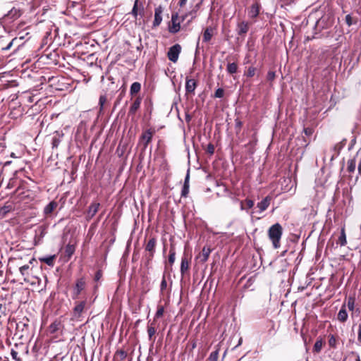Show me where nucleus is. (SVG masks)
Returning a JSON list of instances; mask_svg holds the SVG:
<instances>
[{
  "label": "nucleus",
  "mask_w": 361,
  "mask_h": 361,
  "mask_svg": "<svg viewBox=\"0 0 361 361\" xmlns=\"http://www.w3.org/2000/svg\"><path fill=\"white\" fill-rule=\"evenodd\" d=\"M276 78V73L274 71H269L267 73V78L269 81H273Z\"/></svg>",
  "instance_id": "46"
},
{
  "label": "nucleus",
  "mask_w": 361,
  "mask_h": 361,
  "mask_svg": "<svg viewBox=\"0 0 361 361\" xmlns=\"http://www.w3.org/2000/svg\"><path fill=\"white\" fill-rule=\"evenodd\" d=\"M348 317V314L346 310V305L344 303L342 305V306L338 313L337 319L339 322L343 323L347 321Z\"/></svg>",
  "instance_id": "15"
},
{
  "label": "nucleus",
  "mask_w": 361,
  "mask_h": 361,
  "mask_svg": "<svg viewBox=\"0 0 361 361\" xmlns=\"http://www.w3.org/2000/svg\"><path fill=\"white\" fill-rule=\"evenodd\" d=\"M304 132L306 135H310L312 134V129L310 128H305Z\"/></svg>",
  "instance_id": "55"
},
{
  "label": "nucleus",
  "mask_w": 361,
  "mask_h": 361,
  "mask_svg": "<svg viewBox=\"0 0 361 361\" xmlns=\"http://www.w3.org/2000/svg\"><path fill=\"white\" fill-rule=\"evenodd\" d=\"M355 298L353 297H349L348 299V302H347V306H348V308L350 311H352L353 312L354 310H355ZM354 315V312L352 313V317H353Z\"/></svg>",
  "instance_id": "32"
},
{
  "label": "nucleus",
  "mask_w": 361,
  "mask_h": 361,
  "mask_svg": "<svg viewBox=\"0 0 361 361\" xmlns=\"http://www.w3.org/2000/svg\"><path fill=\"white\" fill-rule=\"evenodd\" d=\"M189 269V261L184 255L181 258V263H180V273L181 275L183 276L185 273Z\"/></svg>",
  "instance_id": "18"
},
{
  "label": "nucleus",
  "mask_w": 361,
  "mask_h": 361,
  "mask_svg": "<svg viewBox=\"0 0 361 361\" xmlns=\"http://www.w3.org/2000/svg\"><path fill=\"white\" fill-rule=\"evenodd\" d=\"M306 361H309L308 360H307Z\"/></svg>",
  "instance_id": "60"
},
{
  "label": "nucleus",
  "mask_w": 361,
  "mask_h": 361,
  "mask_svg": "<svg viewBox=\"0 0 361 361\" xmlns=\"http://www.w3.org/2000/svg\"><path fill=\"white\" fill-rule=\"evenodd\" d=\"M141 90V84L138 82H133L130 88V94L134 96L137 94Z\"/></svg>",
  "instance_id": "21"
},
{
  "label": "nucleus",
  "mask_w": 361,
  "mask_h": 361,
  "mask_svg": "<svg viewBox=\"0 0 361 361\" xmlns=\"http://www.w3.org/2000/svg\"><path fill=\"white\" fill-rule=\"evenodd\" d=\"M198 8H199V5L197 4L193 10H192L191 11H190L188 13L185 14V16H182V21H183L186 17H188V16H190L191 18L188 21V23L191 22V20L196 17V13H197V11L198 10Z\"/></svg>",
  "instance_id": "28"
},
{
  "label": "nucleus",
  "mask_w": 361,
  "mask_h": 361,
  "mask_svg": "<svg viewBox=\"0 0 361 361\" xmlns=\"http://www.w3.org/2000/svg\"><path fill=\"white\" fill-rule=\"evenodd\" d=\"M357 340L360 343H361V323L359 324L358 327Z\"/></svg>",
  "instance_id": "52"
},
{
  "label": "nucleus",
  "mask_w": 361,
  "mask_h": 361,
  "mask_svg": "<svg viewBox=\"0 0 361 361\" xmlns=\"http://www.w3.org/2000/svg\"><path fill=\"white\" fill-rule=\"evenodd\" d=\"M147 334L149 336V340H152L153 336L156 334V329H155V322L153 321L152 322H149L148 326H147Z\"/></svg>",
  "instance_id": "20"
},
{
  "label": "nucleus",
  "mask_w": 361,
  "mask_h": 361,
  "mask_svg": "<svg viewBox=\"0 0 361 361\" xmlns=\"http://www.w3.org/2000/svg\"><path fill=\"white\" fill-rule=\"evenodd\" d=\"M207 152L209 153L210 154H214V147L212 144H209L207 145Z\"/></svg>",
  "instance_id": "49"
},
{
  "label": "nucleus",
  "mask_w": 361,
  "mask_h": 361,
  "mask_svg": "<svg viewBox=\"0 0 361 361\" xmlns=\"http://www.w3.org/2000/svg\"><path fill=\"white\" fill-rule=\"evenodd\" d=\"M61 322L59 321H54L52 322L49 329L51 334H55L60 328Z\"/></svg>",
  "instance_id": "27"
},
{
  "label": "nucleus",
  "mask_w": 361,
  "mask_h": 361,
  "mask_svg": "<svg viewBox=\"0 0 361 361\" xmlns=\"http://www.w3.org/2000/svg\"><path fill=\"white\" fill-rule=\"evenodd\" d=\"M180 51L181 46L178 44H176L169 48L167 56L171 61L176 63L178 59Z\"/></svg>",
  "instance_id": "2"
},
{
  "label": "nucleus",
  "mask_w": 361,
  "mask_h": 361,
  "mask_svg": "<svg viewBox=\"0 0 361 361\" xmlns=\"http://www.w3.org/2000/svg\"><path fill=\"white\" fill-rule=\"evenodd\" d=\"M11 355L13 360H15L16 361L20 360V358L18 356V352L16 351L15 350H13V349L11 350Z\"/></svg>",
  "instance_id": "47"
},
{
  "label": "nucleus",
  "mask_w": 361,
  "mask_h": 361,
  "mask_svg": "<svg viewBox=\"0 0 361 361\" xmlns=\"http://www.w3.org/2000/svg\"><path fill=\"white\" fill-rule=\"evenodd\" d=\"M242 126L243 122L240 119L236 118L235 120V128L236 129V133H239L240 131Z\"/></svg>",
  "instance_id": "42"
},
{
  "label": "nucleus",
  "mask_w": 361,
  "mask_h": 361,
  "mask_svg": "<svg viewBox=\"0 0 361 361\" xmlns=\"http://www.w3.org/2000/svg\"><path fill=\"white\" fill-rule=\"evenodd\" d=\"M164 312V308L163 306H159L157 308V310L156 312L154 321L155 322V319L157 318L161 317Z\"/></svg>",
  "instance_id": "40"
},
{
  "label": "nucleus",
  "mask_w": 361,
  "mask_h": 361,
  "mask_svg": "<svg viewBox=\"0 0 361 361\" xmlns=\"http://www.w3.org/2000/svg\"><path fill=\"white\" fill-rule=\"evenodd\" d=\"M57 202L54 201L50 202L44 209V213L45 214H51L57 207Z\"/></svg>",
  "instance_id": "22"
},
{
  "label": "nucleus",
  "mask_w": 361,
  "mask_h": 361,
  "mask_svg": "<svg viewBox=\"0 0 361 361\" xmlns=\"http://www.w3.org/2000/svg\"><path fill=\"white\" fill-rule=\"evenodd\" d=\"M163 8L159 6L154 10V20L153 21V27H158L162 21Z\"/></svg>",
  "instance_id": "10"
},
{
  "label": "nucleus",
  "mask_w": 361,
  "mask_h": 361,
  "mask_svg": "<svg viewBox=\"0 0 361 361\" xmlns=\"http://www.w3.org/2000/svg\"><path fill=\"white\" fill-rule=\"evenodd\" d=\"M189 192V185L183 184V187L181 191V196L186 197Z\"/></svg>",
  "instance_id": "45"
},
{
  "label": "nucleus",
  "mask_w": 361,
  "mask_h": 361,
  "mask_svg": "<svg viewBox=\"0 0 361 361\" xmlns=\"http://www.w3.org/2000/svg\"><path fill=\"white\" fill-rule=\"evenodd\" d=\"M102 276V272L100 271H97L94 276V280L99 281L101 279Z\"/></svg>",
  "instance_id": "51"
},
{
  "label": "nucleus",
  "mask_w": 361,
  "mask_h": 361,
  "mask_svg": "<svg viewBox=\"0 0 361 361\" xmlns=\"http://www.w3.org/2000/svg\"><path fill=\"white\" fill-rule=\"evenodd\" d=\"M211 252L212 249L210 247L204 246L202 248V252L199 254L198 256H197V260H198V262L200 263L206 262L209 257Z\"/></svg>",
  "instance_id": "8"
},
{
  "label": "nucleus",
  "mask_w": 361,
  "mask_h": 361,
  "mask_svg": "<svg viewBox=\"0 0 361 361\" xmlns=\"http://www.w3.org/2000/svg\"><path fill=\"white\" fill-rule=\"evenodd\" d=\"M212 28H209V27H207L204 32V34H203V40L204 42H209L212 39Z\"/></svg>",
  "instance_id": "33"
},
{
  "label": "nucleus",
  "mask_w": 361,
  "mask_h": 361,
  "mask_svg": "<svg viewBox=\"0 0 361 361\" xmlns=\"http://www.w3.org/2000/svg\"><path fill=\"white\" fill-rule=\"evenodd\" d=\"M246 209H250L254 206V201L252 200L246 199L245 201Z\"/></svg>",
  "instance_id": "48"
},
{
  "label": "nucleus",
  "mask_w": 361,
  "mask_h": 361,
  "mask_svg": "<svg viewBox=\"0 0 361 361\" xmlns=\"http://www.w3.org/2000/svg\"><path fill=\"white\" fill-rule=\"evenodd\" d=\"M241 342H242V338H240L238 345H240Z\"/></svg>",
  "instance_id": "59"
},
{
  "label": "nucleus",
  "mask_w": 361,
  "mask_h": 361,
  "mask_svg": "<svg viewBox=\"0 0 361 361\" xmlns=\"http://www.w3.org/2000/svg\"><path fill=\"white\" fill-rule=\"evenodd\" d=\"M6 16L11 17V18L13 19H16L20 16V13L19 10L13 8L8 12V13Z\"/></svg>",
  "instance_id": "34"
},
{
  "label": "nucleus",
  "mask_w": 361,
  "mask_h": 361,
  "mask_svg": "<svg viewBox=\"0 0 361 361\" xmlns=\"http://www.w3.org/2000/svg\"><path fill=\"white\" fill-rule=\"evenodd\" d=\"M86 305V300L77 302L75 303V306L74 307L73 310V318L78 319L84 311V309Z\"/></svg>",
  "instance_id": "4"
},
{
  "label": "nucleus",
  "mask_w": 361,
  "mask_h": 361,
  "mask_svg": "<svg viewBox=\"0 0 361 361\" xmlns=\"http://www.w3.org/2000/svg\"><path fill=\"white\" fill-rule=\"evenodd\" d=\"M157 245V239L154 237L151 238L146 244L145 251L148 252L147 261L150 262L154 255Z\"/></svg>",
  "instance_id": "3"
},
{
  "label": "nucleus",
  "mask_w": 361,
  "mask_h": 361,
  "mask_svg": "<svg viewBox=\"0 0 361 361\" xmlns=\"http://www.w3.org/2000/svg\"><path fill=\"white\" fill-rule=\"evenodd\" d=\"M189 178H190L189 172H188V173L185 178V180H184L185 185H189Z\"/></svg>",
  "instance_id": "54"
},
{
  "label": "nucleus",
  "mask_w": 361,
  "mask_h": 361,
  "mask_svg": "<svg viewBox=\"0 0 361 361\" xmlns=\"http://www.w3.org/2000/svg\"><path fill=\"white\" fill-rule=\"evenodd\" d=\"M249 30V23L246 21L238 22L236 27V32L239 36H244Z\"/></svg>",
  "instance_id": "9"
},
{
  "label": "nucleus",
  "mask_w": 361,
  "mask_h": 361,
  "mask_svg": "<svg viewBox=\"0 0 361 361\" xmlns=\"http://www.w3.org/2000/svg\"><path fill=\"white\" fill-rule=\"evenodd\" d=\"M197 87V82L194 79L186 78L185 91L187 93L194 94L195 90Z\"/></svg>",
  "instance_id": "14"
},
{
  "label": "nucleus",
  "mask_w": 361,
  "mask_h": 361,
  "mask_svg": "<svg viewBox=\"0 0 361 361\" xmlns=\"http://www.w3.org/2000/svg\"><path fill=\"white\" fill-rule=\"evenodd\" d=\"M75 245L71 244H68L65 247V255L67 257L68 259H71L73 253L75 252Z\"/></svg>",
  "instance_id": "23"
},
{
  "label": "nucleus",
  "mask_w": 361,
  "mask_h": 361,
  "mask_svg": "<svg viewBox=\"0 0 361 361\" xmlns=\"http://www.w3.org/2000/svg\"><path fill=\"white\" fill-rule=\"evenodd\" d=\"M63 135V133H59L57 131L55 133V135H54L51 140L52 148H57L59 147L61 142V137Z\"/></svg>",
  "instance_id": "19"
},
{
  "label": "nucleus",
  "mask_w": 361,
  "mask_h": 361,
  "mask_svg": "<svg viewBox=\"0 0 361 361\" xmlns=\"http://www.w3.org/2000/svg\"><path fill=\"white\" fill-rule=\"evenodd\" d=\"M99 207L100 204L98 202H92L90 205L87 211V216H89V218H92L97 214Z\"/></svg>",
  "instance_id": "17"
},
{
  "label": "nucleus",
  "mask_w": 361,
  "mask_h": 361,
  "mask_svg": "<svg viewBox=\"0 0 361 361\" xmlns=\"http://www.w3.org/2000/svg\"><path fill=\"white\" fill-rule=\"evenodd\" d=\"M343 361H360V356L355 353H350L348 355Z\"/></svg>",
  "instance_id": "30"
},
{
  "label": "nucleus",
  "mask_w": 361,
  "mask_h": 361,
  "mask_svg": "<svg viewBox=\"0 0 361 361\" xmlns=\"http://www.w3.org/2000/svg\"><path fill=\"white\" fill-rule=\"evenodd\" d=\"M29 264H25L20 267L19 271L23 276H24V280L26 281V277L29 276Z\"/></svg>",
  "instance_id": "29"
},
{
  "label": "nucleus",
  "mask_w": 361,
  "mask_h": 361,
  "mask_svg": "<svg viewBox=\"0 0 361 361\" xmlns=\"http://www.w3.org/2000/svg\"><path fill=\"white\" fill-rule=\"evenodd\" d=\"M178 15L177 13L172 14V16H171L172 25H169V31L171 33H173V34L177 33L180 29V23L178 22Z\"/></svg>",
  "instance_id": "6"
},
{
  "label": "nucleus",
  "mask_w": 361,
  "mask_h": 361,
  "mask_svg": "<svg viewBox=\"0 0 361 361\" xmlns=\"http://www.w3.org/2000/svg\"><path fill=\"white\" fill-rule=\"evenodd\" d=\"M271 198L269 196H267L261 202L257 204V208L259 209V213H262L265 211L269 206Z\"/></svg>",
  "instance_id": "12"
},
{
  "label": "nucleus",
  "mask_w": 361,
  "mask_h": 361,
  "mask_svg": "<svg viewBox=\"0 0 361 361\" xmlns=\"http://www.w3.org/2000/svg\"><path fill=\"white\" fill-rule=\"evenodd\" d=\"M154 131L151 129L145 131L140 137V142L142 144L144 149H146L152 139Z\"/></svg>",
  "instance_id": "5"
},
{
  "label": "nucleus",
  "mask_w": 361,
  "mask_h": 361,
  "mask_svg": "<svg viewBox=\"0 0 361 361\" xmlns=\"http://www.w3.org/2000/svg\"><path fill=\"white\" fill-rule=\"evenodd\" d=\"M141 102H142V98H141V97L139 96L135 99V101L130 106V107L129 109L128 114L134 115L136 113V111H137V109L140 107Z\"/></svg>",
  "instance_id": "16"
},
{
  "label": "nucleus",
  "mask_w": 361,
  "mask_h": 361,
  "mask_svg": "<svg viewBox=\"0 0 361 361\" xmlns=\"http://www.w3.org/2000/svg\"><path fill=\"white\" fill-rule=\"evenodd\" d=\"M338 243H339L341 246H344L347 243L346 236H345V233L344 228H342V230H341V235L338 240Z\"/></svg>",
  "instance_id": "31"
},
{
  "label": "nucleus",
  "mask_w": 361,
  "mask_h": 361,
  "mask_svg": "<svg viewBox=\"0 0 361 361\" xmlns=\"http://www.w3.org/2000/svg\"><path fill=\"white\" fill-rule=\"evenodd\" d=\"M107 98L106 95H101L99 97V113H102L104 109V105L106 102Z\"/></svg>",
  "instance_id": "39"
},
{
  "label": "nucleus",
  "mask_w": 361,
  "mask_h": 361,
  "mask_svg": "<svg viewBox=\"0 0 361 361\" xmlns=\"http://www.w3.org/2000/svg\"><path fill=\"white\" fill-rule=\"evenodd\" d=\"M176 259V249L175 246L173 245H171L170 247L169 250V259L168 262L170 264V265H173Z\"/></svg>",
  "instance_id": "24"
},
{
  "label": "nucleus",
  "mask_w": 361,
  "mask_h": 361,
  "mask_svg": "<svg viewBox=\"0 0 361 361\" xmlns=\"http://www.w3.org/2000/svg\"><path fill=\"white\" fill-rule=\"evenodd\" d=\"M85 285L86 283L84 278H80L77 280L74 288V293L76 297H78L80 294L81 291L85 288Z\"/></svg>",
  "instance_id": "13"
},
{
  "label": "nucleus",
  "mask_w": 361,
  "mask_h": 361,
  "mask_svg": "<svg viewBox=\"0 0 361 361\" xmlns=\"http://www.w3.org/2000/svg\"><path fill=\"white\" fill-rule=\"evenodd\" d=\"M187 1L188 0H180L179 6H181V7L184 6L186 4Z\"/></svg>",
  "instance_id": "56"
},
{
  "label": "nucleus",
  "mask_w": 361,
  "mask_h": 361,
  "mask_svg": "<svg viewBox=\"0 0 361 361\" xmlns=\"http://www.w3.org/2000/svg\"><path fill=\"white\" fill-rule=\"evenodd\" d=\"M323 346V341L322 339H318L316 341L314 347H313V351L314 353H319L322 348Z\"/></svg>",
  "instance_id": "35"
},
{
  "label": "nucleus",
  "mask_w": 361,
  "mask_h": 361,
  "mask_svg": "<svg viewBox=\"0 0 361 361\" xmlns=\"http://www.w3.org/2000/svg\"><path fill=\"white\" fill-rule=\"evenodd\" d=\"M131 14L135 18H137L138 15L141 16L144 15V6L141 3L139 2V0L135 1L133 9L131 11Z\"/></svg>",
  "instance_id": "7"
},
{
  "label": "nucleus",
  "mask_w": 361,
  "mask_h": 361,
  "mask_svg": "<svg viewBox=\"0 0 361 361\" xmlns=\"http://www.w3.org/2000/svg\"><path fill=\"white\" fill-rule=\"evenodd\" d=\"M329 344L332 348H336V338L334 335H331L329 340Z\"/></svg>",
  "instance_id": "44"
},
{
  "label": "nucleus",
  "mask_w": 361,
  "mask_h": 361,
  "mask_svg": "<svg viewBox=\"0 0 361 361\" xmlns=\"http://www.w3.org/2000/svg\"><path fill=\"white\" fill-rule=\"evenodd\" d=\"M167 287V282L166 280V272H164L162 279L160 284V291L161 293L164 292Z\"/></svg>",
  "instance_id": "38"
},
{
  "label": "nucleus",
  "mask_w": 361,
  "mask_h": 361,
  "mask_svg": "<svg viewBox=\"0 0 361 361\" xmlns=\"http://www.w3.org/2000/svg\"><path fill=\"white\" fill-rule=\"evenodd\" d=\"M118 354L121 355L122 358H125L126 357V353L124 350H119L117 352Z\"/></svg>",
  "instance_id": "53"
},
{
  "label": "nucleus",
  "mask_w": 361,
  "mask_h": 361,
  "mask_svg": "<svg viewBox=\"0 0 361 361\" xmlns=\"http://www.w3.org/2000/svg\"><path fill=\"white\" fill-rule=\"evenodd\" d=\"M55 255H50L39 259L41 262L46 263L47 265L53 267L54 264Z\"/></svg>",
  "instance_id": "25"
},
{
  "label": "nucleus",
  "mask_w": 361,
  "mask_h": 361,
  "mask_svg": "<svg viewBox=\"0 0 361 361\" xmlns=\"http://www.w3.org/2000/svg\"><path fill=\"white\" fill-rule=\"evenodd\" d=\"M16 39V38L13 39H12V40H11V41L8 44V45H7L6 47H3V48H2V50H6H6L10 49H11V47H12V45H13V42H14Z\"/></svg>",
  "instance_id": "50"
},
{
  "label": "nucleus",
  "mask_w": 361,
  "mask_h": 361,
  "mask_svg": "<svg viewBox=\"0 0 361 361\" xmlns=\"http://www.w3.org/2000/svg\"><path fill=\"white\" fill-rule=\"evenodd\" d=\"M240 209L241 210H244V209H246V208L244 206V203L243 201L240 202Z\"/></svg>",
  "instance_id": "57"
},
{
  "label": "nucleus",
  "mask_w": 361,
  "mask_h": 361,
  "mask_svg": "<svg viewBox=\"0 0 361 361\" xmlns=\"http://www.w3.org/2000/svg\"><path fill=\"white\" fill-rule=\"evenodd\" d=\"M260 4L255 1L252 4L248 10V16L250 18H255L258 16L260 10Z\"/></svg>",
  "instance_id": "11"
},
{
  "label": "nucleus",
  "mask_w": 361,
  "mask_h": 361,
  "mask_svg": "<svg viewBox=\"0 0 361 361\" xmlns=\"http://www.w3.org/2000/svg\"><path fill=\"white\" fill-rule=\"evenodd\" d=\"M256 72V68L253 66H250L248 68L247 72L245 73V75L248 78H252L255 75Z\"/></svg>",
  "instance_id": "41"
},
{
  "label": "nucleus",
  "mask_w": 361,
  "mask_h": 361,
  "mask_svg": "<svg viewBox=\"0 0 361 361\" xmlns=\"http://www.w3.org/2000/svg\"><path fill=\"white\" fill-rule=\"evenodd\" d=\"M356 168L355 159H350L347 162V170L350 173H353Z\"/></svg>",
  "instance_id": "26"
},
{
  "label": "nucleus",
  "mask_w": 361,
  "mask_h": 361,
  "mask_svg": "<svg viewBox=\"0 0 361 361\" xmlns=\"http://www.w3.org/2000/svg\"><path fill=\"white\" fill-rule=\"evenodd\" d=\"M196 346H197V345H196V342H195V341H193V342L192 343V349L195 348H196Z\"/></svg>",
  "instance_id": "58"
},
{
  "label": "nucleus",
  "mask_w": 361,
  "mask_h": 361,
  "mask_svg": "<svg viewBox=\"0 0 361 361\" xmlns=\"http://www.w3.org/2000/svg\"><path fill=\"white\" fill-rule=\"evenodd\" d=\"M238 70V66L235 63H228L227 66V71L233 74L237 72Z\"/></svg>",
  "instance_id": "37"
},
{
  "label": "nucleus",
  "mask_w": 361,
  "mask_h": 361,
  "mask_svg": "<svg viewBox=\"0 0 361 361\" xmlns=\"http://www.w3.org/2000/svg\"><path fill=\"white\" fill-rule=\"evenodd\" d=\"M345 23L348 26H351L352 25H355L357 23V20L356 18H353L351 15L348 14L345 16Z\"/></svg>",
  "instance_id": "36"
},
{
  "label": "nucleus",
  "mask_w": 361,
  "mask_h": 361,
  "mask_svg": "<svg viewBox=\"0 0 361 361\" xmlns=\"http://www.w3.org/2000/svg\"><path fill=\"white\" fill-rule=\"evenodd\" d=\"M283 233L282 226L276 223L272 225L268 231V235L272 242L274 248L277 249L280 247V240Z\"/></svg>",
  "instance_id": "1"
},
{
  "label": "nucleus",
  "mask_w": 361,
  "mask_h": 361,
  "mask_svg": "<svg viewBox=\"0 0 361 361\" xmlns=\"http://www.w3.org/2000/svg\"><path fill=\"white\" fill-rule=\"evenodd\" d=\"M224 95V90L222 88H218L214 94V97L216 98H222Z\"/></svg>",
  "instance_id": "43"
}]
</instances>
